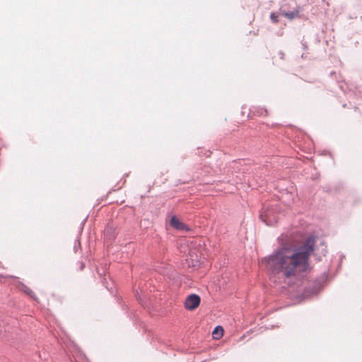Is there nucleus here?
I'll return each instance as SVG.
<instances>
[{
	"mask_svg": "<svg viewBox=\"0 0 362 362\" xmlns=\"http://www.w3.org/2000/svg\"><path fill=\"white\" fill-rule=\"evenodd\" d=\"M315 237L308 238L297 250L283 247L264 257L262 260L273 275L279 278L290 279L298 272H305L308 267V257L313 251Z\"/></svg>",
	"mask_w": 362,
	"mask_h": 362,
	"instance_id": "obj_1",
	"label": "nucleus"
},
{
	"mask_svg": "<svg viewBox=\"0 0 362 362\" xmlns=\"http://www.w3.org/2000/svg\"><path fill=\"white\" fill-rule=\"evenodd\" d=\"M288 7L286 4H283L280 8V13L288 20H293L300 17L302 8L297 5L296 1L291 0Z\"/></svg>",
	"mask_w": 362,
	"mask_h": 362,
	"instance_id": "obj_2",
	"label": "nucleus"
},
{
	"mask_svg": "<svg viewBox=\"0 0 362 362\" xmlns=\"http://www.w3.org/2000/svg\"><path fill=\"white\" fill-rule=\"evenodd\" d=\"M259 218L267 226H274L277 223V214L273 207L267 208L260 212Z\"/></svg>",
	"mask_w": 362,
	"mask_h": 362,
	"instance_id": "obj_3",
	"label": "nucleus"
},
{
	"mask_svg": "<svg viewBox=\"0 0 362 362\" xmlns=\"http://www.w3.org/2000/svg\"><path fill=\"white\" fill-rule=\"evenodd\" d=\"M201 298L195 293L189 295L185 301V307L188 310L196 309L200 304Z\"/></svg>",
	"mask_w": 362,
	"mask_h": 362,
	"instance_id": "obj_4",
	"label": "nucleus"
},
{
	"mask_svg": "<svg viewBox=\"0 0 362 362\" xmlns=\"http://www.w3.org/2000/svg\"><path fill=\"white\" fill-rule=\"evenodd\" d=\"M170 226L179 230H189L187 226L184 223L181 222L176 216H173L170 221Z\"/></svg>",
	"mask_w": 362,
	"mask_h": 362,
	"instance_id": "obj_5",
	"label": "nucleus"
},
{
	"mask_svg": "<svg viewBox=\"0 0 362 362\" xmlns=\"http://www.w3.org/2000/svg\"><path fill=\"white\" fill-rule=\"evenodd\" d=\"M18 288L20 291L24 292L28 296H29L30 298L35 299V295L34 292L30 288H28L27 286H25L24 284L20 283L18 286Z\"/></svg>",
	"mask_w": 362,
	"mask_h": 362,
	"instance_id": "obj_6",
	"label": "nucleus"
},
{
	"mask_svg": "<svg viewBox=\"0 0 362 362\" xmlns=\"http://www.w3.org/2000/svg\"><path fill=\"white\" fill-rule=\"evenodd\" d=\"M223 334V329L221 326H217L215 327L212 332L213 337L214 339H219Z\"/></svg>",
	"mask_w": 362,
	"mask_h": 362,
	"instance_id": "obj_7",
	"label": "nucleus"
},
{
	"mask_svg": "<svg viewBox=\"0 0 362 362\" xmlns=\"http://www.w3.org/2000/svg\"><path fill=\"white\" fill-rule=\"evenodd\" d=\"M322 285L320 283L314 284L313 286L310 288L313 294H317L321 289Z\"/></svg>",
	"mask_w": 362,
	"mask_h": 362,
	"instance_id": "obj_8",
	"label": "nucleus"
},
{
	"mask_svg": "<svg viewBox=\"0 0 362 362\" xmlns=\"http://www.w3.org/2000/svg\"><path fill=\"white\" fill-rule=\"evenodd\" d=\"M270 19H271L272 22L274 23H278V21H279L278 15L276 13L272 12L270 14Z\"/></svg>",
	"mask_w": 362,
	"mask_h": 362,
	"instance_id": "obj_9",
	"label": "nucleus"
},
{
	"mask_svg": "<svg viewBox=\"0 0 362 362\" xmlns=\"http://www.w3.org/2000/svg\"><path fill=\"white\" fill-rule=\"evenodd\" d=\"M81 247V243H80V242H79V241H78V240H77V241H76L75 245H74V249L75 252H76V251H77V250H78V247Z\"/></svg>",
	"mask_w": 362,
	"mask_h": 362,
	"instance_id": "obj_10",
	"label": "nucleus"
},
{
	"mask_svg": "<svg viewBox=\"0 0 362 362\" xmlns=\"http://www.w3.org/2000/svg\"><path fill=\"white\" fill-rule=\"evenodd\" d=\"M112 233V231L110 230V228H107L105 231V235L107 236V235H110Z\"/></svg>",
	"mask_w": 362,
	"mask_h": 362,
	"instance_id": "obj_11",
	"label": "nucleus"
},
{
	"mask_svg": "<svg viewBox=\"0 0 362 362\" xmlns=\"http://www.w3.org/2000/svg\"><path fill=\"white\" fill-rule=\"evenodd\" d=\"M302 47H303V49H307V46L305 43H302Z\"/></svg>",
	"mask_w": 362,
	"mask_h": 362,
	"instance_id": "obj_12",
	"label": "nucleus"
},
{
	"mask_svg": "<svg viewBox=\"0 0 362 362\" xmlns=\"http://www.w3.org/2000/svg\"><path fill=\"white\" fill-rule=\"evenodd\" d=\"M280 54H281V59H283V57H284V53L281 52H280Z\"/></svg>",
	"mask_w": 362,
	"mask_h": 362,
	"instance_id": "obj_13",
	"label": "nucleus"
}]
</instances>
